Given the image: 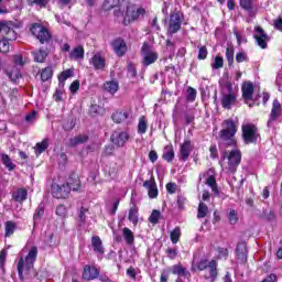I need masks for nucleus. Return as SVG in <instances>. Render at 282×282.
Here are the masks:
<instances>
[{"label":"nucleus","mask_w":282,"mask_h":282,"mask_svg":"<svg viewBox=\"0 0 282 282\" xmlns=\"http://www.w3.org/2000/svg\"><path fill=\"white\" fill-rule=\"evenodd\" d=\"M123 17L122 24L123 25H130V23H133V21H138L140 17H143V14H147V10L144 8H139L135 10V6L131 3V0H122L121 2V10H115L113 14L115 17Z\"/></svg>","instance_id":"nucleus-1"},{"label":"nucleus","mask_w":282,"mask_h":282,"mask_svg":"<svg viewBox=\"0 0 282 282\" xmlns=\"http://www.w3.org/2000/svg\"><path fill=\"white\" fill-rule=\"evenodd\" d=\"M223 129L219 131L218 135L220 142L225 149H237V123L232 119H225L221 123Z\"/></svg>","instance_id":"nucleus-2"},{"label":"nucleus","mask_w":282,"mask_h":282,"mask_svg":"<svg viewBox=\"0 0 282 282\" xmlns=\"http://www.w3.org/2000/svg\"><path fill=\"white\" fill-rule=\"evenodd\" d=\"M17 24L10 20L0 21V52L1 54H8L10 52V41H17V31H14Z\"/></svg>","instance_id":"nucleus-3"},{"label":"nucleus","mask_w":282,"mask_h":282,"mask_svg":"<svg viewBox=\"0 0 282 282\" xmlns=\"http://www.w3.org/2000/svg\"><path fill=\"white\" fill-rule=\"evenodd\" d=\"M220 102L223 109H232L237 105V98H239V88L232 86V82L227 80L220 84Z\"/></svg>","instance_id":"nucleus-4"},{"label":"nucleus","mask_w":282,"mask_h":282,"mask_svg":"<svg viewBox=\"0 0 282 282\" xmlns=\"http://www.w3.org/2000/svg\"><path fill=\"white\" fill-rule=\"evenodd\" d=\"M39 257V248L36 246L31 247L29 253L26 254L25 259L21 257L18 261V276L20 281H25V274L34 270V263H36V259Z\"/></svg>","instance_id":"nucleus-5"},{"label":"nucleus","mask_w":282,"mask_h":282,"mask_svg":"<svg viewBox=\"0 0 282 282\" xmlns=\"http://www.w3.org/2000/svg\"><path fill=\"white\" fill-rule=\"evenodd\" d=\"M242 158L243 154L237 147L232 150H226L225 152H223L225 171H227V173H231V175H235V173H237V169H239V165L241 164Z\"/></svg>","instance_id":"nucleus-6"},{"label":"nucleus","mask_w":282,"mask_h":282,"mask_svg":"<svg viewBox=\"0 0 282 282\" xmlns=\"http://www.w3.org/2000/svg\"><path fill=\"white\" fill-rule=\"evenodd\" d=\"M30 32L41 45H50L52 43V33L47 26L35 22L30 25Z\"/></svg>","instance_id":"nucleus-7"},{"label":"nucleus","mask_w":282,"mask_h":282,"mask_svg":"<svg viewBox=\"0 0 282 282\" xmlns=\"http://www.w3.org/2000/svg\"><path fill=\"white\" fill-rule=\"evenodd\" d=\"M196 268L198 272L208 270V279H210L212 282L217 281V278L219 276V262H217V259L213 258L208 261V259L202 258L200 261L196 263Z\"/></svg>","instance_id":"nucleus-8"},{"label":"nucleus","mask_w":282,"mask_h":282,"mask_svg":"<svg viewBox=\"0 0 282 282\" xmlns=\"http://www.w3.org/2000/svg\"><path fill=\"white\" fill-rule=\"evenodd\" d=\"M242 140L245 144H257L259 142V128L254 123H247L241 127Z\"/></svg>","instance_id":"nucleus-9"},{"label":"nucleus","mask_w":282,"mask_h":282,"mask_svg":"<svg viewBox=\"0 0 282 282\" xmlns=\"http://www.w3.org/2000/svg\"><path fill=\"white\" fill-rule=\"evenodd\" d=\"M141 56H143L141 64L143 67H149L150 65H153V63L158 62V58H160V55L158 52L153 51V47H151V44L149 42H143L141 46Z\"/></svg>","instance_id":"nucleus-10"},{"label":"nucleus","mask_w":282,"mask_h":282,"mask_svg":"<svg viewBox=\"0 0 282 282\" xmlns=\"http://www.w3.org/2000/svg\"><path fill=\"white\" fill-rule=\"evenodd\" d=\"M182 30V15L180 12H172L170 14L169 23H167V34L173 36V34H177Z\"/></svg>","instance_id":"nucleus-11"},{"label":"nucleus","mask_w":282,"mask_h":282,"mask_svg":"<svg viewBox=\"0 0 282 282\" xmlns=\"http://www.w3.org/2000/svg\"><path fill=\"white\" fill-rule=\"evenodd\" d=\"M72 193V187L69 185L63 184H52L51 194L55 199H67Z\"/></svg>","instance_id":"nucleus-12"},{"label":"nucleus","mask_w":282,"mask_h":282,"mask_svg":"<svg viewBox=\"0 0 282 282\" xmlns=\"http://www.w3.org/2000/svg\"><path fill=\"white\" fill-rule=\"evenodd\" d=\"M194 149L195 145H193V141H191V139H185L183 143L180 145L178 160H181V162H187Z\"/></svg>","instance_id":"nucleus-13"},{"label":"nucleus","mask_w":282,"mask_h":282,"mask_svg":"<svg viewBox=\"0 0 282 282\" xmlns=\"http://www.w3.org/2000/svg\"><path fill=\"white\" fill-rule=\"evenodd\" d=\"M254 32L256 33L253 34V39H254L257 45H259L261 47V50H267L268 41H270V36L268 35L265 30H263V28H261V26H256Z\"/></svg>","instance_id":"nucleus-14"},{"label":"nucleus","mask_w":282,"mask_h":282,"mask_svg":"<svg viewBox=\"0 0 282 282\" xmlns=\"http://www.w3.org/2000/svg\"><path fill=\"white\" fill-rule=\"evenodd\" d=\"M111 47H112L115 54H117L119 56V58H122V56H124V54H127V52L129 50V47L127 46V42L122 37H116L111 42Z\"/></svg>","instance_id":"nucleus-15"},{"label":"nucleus","mask_w":282,"mask_h":282,"mask_svg":"<svg viewBox=\"0 0 282 282\" xmlns=\"http://www.w3.org/2000/svg\"><path fill=\"white\" fill-rule=\"evenodd\" d=\"M236 257H237L238 263L240 264L248 263V245L246 243V241H241L237 243Z\"/></svg>","instance_id":"nucleus-16"},{"label":"nucleus","mask_w":282,"mask_h":282,"mask_svg":"<svg viewBox=\"0 0 282 282\" xmlns=\"http://www.w3.org/2000/svg\"><path fill=\"white\" fill-rule=\"evenodd\" d=\"M281 113H282L281 102L278 99H274L272 102V109H271L269 120L267 122V127L269 128L272 127V122H276V120L281 118Z\"/></svg>","instance_id":"nucleus-17"},{"label":"nucleus","mask_w":282,"mask_h":282,"mask_svg":"<svg viewBox=\"0 0 282 282\" xmlns=\"http://www.w3.org/2000/svg\"><path fill=\"white\" fill-rule=\"evenodd\" d=\"M242 100L250 102L254 99V84L252 82H245L241 85Z\"/></svg>","instance_id":"nucleus-18"},{"label":"nucleus","mask_w":282,"mask_h":282,"mask_svg":"<svg viewBox=\"0 0 282 282\" xmlns=\"http://www.w3.org/2000/svg\"><path fill=\"white\" fill-rule=\"evenodd\" d=\"M131 137L129 135V133L127 131H121L119 133H113L110 137L111 142H113L116 144V147L122 148L124 147V144H127V142H129V139Z\"/></svg>","instance_id":"nucleus-19"},{"label":"nucleus","mask_w":282,"mask_h":282,"mask_svg":"<svg viewBox=\"0 0 282 282\" xmlns=\"http://www.w3.org/2000/svg\"><path fill=\"white\" fill-rule=\"evenodd\" d=\"M82 276L84 281H94L100 276V270H98L96 267L85 265Z\"/></svg>","instance_id":"nucleus-20"},{"label":"nucleus","mask_w":282,"mask_h":282,"mask_svg":"<svg viewBox=\"0 0 282 282\" xmlns=\"http://www.w3.org/2000/svg\"><path fill=\"white\" fill-rule=\"evenodd\" d=\"M90 65H93L96 72H105L107 62L105 57L100 56V53H97L90 58Z\"/></svg>","instance_id":"nucleus-21"},{"label":"nucleus","mask_w":282,"mask_h":282,"mask_svg":"<svg viewBox=\"0 0 282 282\" xmlns=\"http://www.w3.org/2000/svg\"><path fill=\"white\" fill-rule=\"evenodd\" d=\"M66 186L70 187V191H73L74 193H78V191H80V176H78V174H76V172H72L68 176V180L65 184Z\"/></svg>","instance_id":"nucleus-22"},{"label":"nucleus","mask_w":282,"mask_h":282,"mask_svg":"<svg viewBox=\"0 0 282 282\" xmlns=\"http://www.w3.org/2000/svg\"><path fill=\"white\" fill-rule=\"evenodd\" d=\"M11 197H12L13 202L23 204V202H25V199H28V189H25L24 187H20L15 192H12Z\"/></svg>","instance_id":"nucleus-23"},{"label":"nucleus","mask_w":282,"mask_h":282,"mask_svg":"<svg viewBox=\"0 0 282 282\" xmlns=\"http://www.w3.org/2000/svg\"><path fill=\"white\" fill-rule=\"evenodd\" d=\"M162 160L171 164L173 160H175V149L173 148V144H167L164 147Z\"/></svg>","instance_id":"nucleus-24"},{"label":"nucleus","mask_w":282,"mask_h":282,"mask_svg":"<svg viewBox=\"0 0 282 282\" xmlns=\"http://www.w3.org/2000/svg\"><path fill=\"white\" fill-rule=\"evenodd\" d=\"M91 246L96 254H105V247L102 246V239H100V236L91 237Z\"/></svg>","instance_id":"nucleus-25"},{"label":"nucleus","mask_w":282,"mask_h":282,"mask_svg":"<svg viewBox=\"0 0 282 282\" xmlns=\"http://www.w3.org/2000/svg\"><path fill=\"white\" fill-rule=\"evenodd\" d=\"M37 76H40L42 83H47V80H52V76H54V68L46 66L39 70Z\"/></svg>","instance_id":"nucleus-26"},{"label":"nucleus","mask_w":282,"mask_h":282,"mask_svg":"<svg viewBox=\"0 0 282 282\" xmlns=\"http://www.w3.org/2000/svg\"><path fill=\"white\" fill-rule=\"evenodd\" d=\"M128 118H129V112L122 111V110H116L111 115V120L116 124H122V122H124V120H127Z\"/></svg>","instance_id":"nucleus-27"},{"label":"nucleus","mask_w":282,"mask_h":282,"mask_svg":"<svg viewBox=\"0 0 282 282\" xmlns=\"http://www.w3.org/2000/svg\"><path fill=\"white\" fill-rule=\"evenodd\" d=\"M205 184L209 186V188H212V192L215 194L216 197H219V185H217V177L215 175H209L206 178Z\"/></svg>","instance_id":"nucleus-28"},{"label":"nucleus","mask_w":282,"mask_h":282,"mask_svg":"<svg viewBox=\"0 0 282 282\" xmlns=\"http://www.w3.org/2000/svg\"><path fill=\"white\" fill-rule=\"evenodd\" d=\"M70 61H83L85 58V47L83 45L76 46L70 53H69Z\"/></svg>","instance_id":"nucleus-29"},{"label":"nucleus","mask_w":282,"mask_h":282,"mask_svg":"<svg viewBox=\"0 0 282 282\" xmlns=\"http://www.w3.org/2000/svg\"><path fill=\"white\" fill-rule=\"evenodd\" d=\"M170 272H172V274H176L177 276H191V272H188V270H186L182 263L172 265L170 268Z\"/></svg>","instance_id":"nucleus-30"},{"label":"nucleus","mask_w":282,"mask_h":282,"mask_svg":"<svg viewBox=\"0 0 282 282\" xmlns=\"http://www.w3.org/2000/svg\"><path fill=\"white\" fill-rule=\"evenodd\" d=\"M113 8H118V10L122 9V0H104L102 9L106 12H109V10H113Z\"/></svg>","instance_id":"nucleus-31"},{"label":"nucleus","mask_w":282,"mask_h":282,"mask_svg":"<svg viewBox=\"0 0 282 282\" xmlns=\"http://www.w3.org/2000/svg\"><path fill=\"white\" fill-rule=\"evenodd\" d=\"M50 148V140L47 138L43 139L41 142H37L34 147V152L36 158L41 155L42 153H45L47 149Z\"/></svg>","instance_id":"nucleus-32"},{"label":"nucleus","mask_w":282,"mask_h":282,"mask_svg":"<svg viewBox=\"0 0 282 282\" xmlns=\"http://www.w3.org/2000/svg\"><path fill=\"white\" fill-rule=\"evenodd\" d=\"M122 237L128 246H133V243H135V234H133L129 227L122 229Z\"/></svg>","instance_id":"nucleus-33"},{"label":"nucleus","mask_w":282,"mask_h":282,"mask_svg":"<svg viewBox=\"0 0 282 282\" xmlns=\"http://www.w3.org/2000/svg\"><path fill=\"white\" fill-rule=\"evenodd\" d=\"M215 251L217 252L216 259L218 261H228V257H230V251L226 247H216Z\"/></svg>","instance_id":"nucleus-34"},{"label":"nucleus","mask_w":282,"mask_h":282,"mask_svg":"<svg viewBox=\"0 0 282 282\" xmlns=\"http://www.w3.org/2000/svg\"><path fill=\"white\" fill-rule=\"evenodd\" d=\"M87 140H89V137L79 134L77 137L69 139L67 147L74 149V147H78V144H85Z\"/></svg>","instance_id":"nucleus-35"},{"label":"nucleus","mask_w":282,"mask_h":282,"mask_svg":"<svg viewBox=\"0 0 282 282\" xmlns=\"http://www.w3.org/2000/svg\"><path fill=\"white\" fill-rule=\"evenodd\" d=\"M17 230V223L9 220L4 223V237L8 239L14 235Z\"/></svg>","instance_id":"nucleus-36"},{"label":"nucleus","mask_w":282,"mask_h":282,"mask_svg":"<svg viewBox=\"0 0 282 282\" xmlns=\"http://www.w3.org/2000/svg\"><path fill=\"white\" fill-rule=\"evenodd\" d=\"M128 220L135 227L138 226L140 218H138V207H130L128 214Z\"/></svg>","instance_id":"nucleus-37"},{"label":"nucleus","mask_w":282,"mask_h":282,"mask_svg":"<svg viewBox=\"0 0 282 282\" xmlns=\"http://www.w3.org/2000/svg\"><path fill=\"white\" fill-rule=\"evenodd\" d=\"M1 162L8 171H14V169H17V164H14L10 155L6 153L1 154Z\"/></svg>","instance_id":"nucleus-38"},{"label":"nucleus","mask_w":282,"mask_h":282,"mask_svg":"<svg viewBox=\"0 0 282 282\" xmlns=\"http://www.w3.org/2000/svg\"><path fill=\"white\" fill-rule=\"evenodd\" d=\"M225 56H226L229 67H232V65L235 64V47L228 46L226 48Z\"/></svg>","instance_id":"nucleus-39"},{"label":"nucleus","mask_w":282,"mask_h":282,"mask_svg":"<svg viewBox=\"0 0 282 282\" xmlns=\"http://www.w3.org/2000/svg\"><path fill=\"white\" fill-rule=\"evenodd\" d=\"M74 76V68H67L66 70H63L58 74L57 80L58 83H65L68 78H72Z\"/></svg>","instance_id":"nucleus-40"},{"label":"nucleus","mask_w":282,"mask_h":282,"mask_svg":"<svg viewBox=\"0 0 282 282\" xmlns=\"http://www.w3.org/2000/svg\"><path fill=\"white\" fill-rule=\"evenodd\" d=\"M147 129H149V123H147V118L140 117L139 119V123H138V133L140 135H144V133H147Z\"/></svg>","instance_id":"nucleus-41"},{"label":"nucleus","mask_w":282,"mask_h":282,"mask_svg":"<svg viewBox=\"0 0 282 282\" xmlns=\"http://www.w3.org/2000/svg\"><path fill=\"white\" fill-rule=\"evenodd\" d=\"M181 237H182V229L180 227H175L170 234V239L174 245L180 242Z\"/></svg>","instance_id":"nucleus-42"},{"label":"nucleus","mask_w":282,"mask_h":282,"mask_svg":"<svg viewBox=\"0 0 282 282\" xmlns=\"http://www.w3.org/2000/svg\"><path fill=\"white\" fill-rule=\"evenodd\" d=\"M208 215V205L205 203H199L198 204V209H197V219H204Z\"/></svg>","instance_id":"nucleus-43"},{"label":"nucleus","mask_w":282,"mask_h":282,"mask_svg":"<svg viewBox=\"0 0 282 282\" xmlns=\"http://www.w3.org/2000/svg\"><path fill=\"white\" fill-rule=\"evenodd\" d=\"M162 217V212H160L159 209H153L150 217L148 218V221H150V224H159L160 223V218Z\"/></svg>","instance_id":"nucleus-44"},{"label":"nucleus","mask_w":282,"mask_h":282,"mask_svg":"<svg viewBox=\"0 0 282 282\" xmlns=\"http://www.w3.org/2000/svg\"><path fill=\"white\" fill-rule=\"evenodd\" d=\"M104 89L109 94H116L118 91V83L117 82H106L104 84Z\"/></svg>","instance_id":"nucleus-45"},{"label":"nucleus","mask_w":282,"mask_h":282,"mask_svg":"<svg viewBox=\"0 0 282 282\" xmlns=\"http://www.w3.org/2000/svg\"><path fill=\"white\" fill-rule=\"evenodd\" d=\"M35 63H45V58H47V52L44 50H40L33 53Z\"/></svg>","instance_id":"nucleus-46"},{"label":"nucleus","mask_w":282,"mask_h":282,"mask_svg":"<svg viewBox=\"0 0 282 282\" xmlns=\"http://www.w3.org/2000/svg\"><path fill=\"white\" fill-rule=\"evenodd\" d=\"M196 98H197V89L188 86L187 95H186L187 102H195Z\"/></svg>","instance_id":"nucleus-47"},{"label":"nucleus","mask_w":282,"mask_h":282,"mask_svg":"<svg viewBox=\"0 0 282 282\" xmlns=\"http://www.w3.org/2000/svg\"><path fill=\"white\" fill-rule=\"evenodd\" d=\"M127 69L129 78H138V68H135V64L129 62Z\"/></svg>","instance_id":"nucleus-48"},{"label":"nucleus","mask_w":282,"mask_h":282,"mask_svg":"<svg viewBox=\"0 0 282 282\" xmlns=\"http://www.w3.org/2000/svg\"><path fill=\"white\" fill-rule=\"evenodd\" d=\"M28 6H39L40 8H47L50 0H26Z\"/></svg>","instance_id":"nucleus-49"},{"label":"nucleus","mask_w":282,"mask_h":282,"mask_svg":"<svg viewBox=\"0 0 282 282\" xmlns=\"http://www.w3.org/2000/svg\"><path fill=\"white\" fill-rule=\"evenodd\" d=\"M115 151H116V145L108 144V145H105V149H104L101 155H102V158H110V155H113Z\"/></svg>","instance_id":"nucleus-50"},{"label":"nucleus","mask_w":282,"mask_h":282,"mask_svg":"<svg viewBox=\"0 0 282 282\" xmlns=\"http://www.w3.org/2000/svg\"><path fill=\"white\" fill-rule=\"evenodd\" d=\"M165 254L167 258H170L171 261H174V259L177 258V254H180V251H177V248H171L169 247L166 250H165Z\"/></svg>","instance_id":"nucleus-51"},{"label":"nucleus","mask_w":282,"mask_h":282,"mask_svg":"<svg viewBox=\"0 0 282 282\" xmlns=\"http://www.w3.org/2000/svg\"><path fill=\"white\" fill-rule=\"evenodd\" d=\"M198 61H206L208 58V48L206 46H198Z\"/></svg>","instance_id":"nucleus-52"},{"label":"nucleus","mask_w":282,"mask_h":282,"mask_svg":"<svg viewBox=\"0 0 282 282\" xmlns=\"http://www.w3.org/2000/svg\"><path fill=\"white\" fill-rule=\"evenodd\" d=\"M228 219H229V224L231 226H235V224H237V221H239V216L237 214V210L230 209V212L228 214Z\"/></svg>","instance_id":"nucleus-53"},{"label":"nucleus","mask_w":282,"mask_h":282,"mask_svg":"<svg viewBox=\"0 0 282 282\" xmlns=\"http://www.w3.org/2000/svg\"><path fill=\"white\" fill-rule=\"evenodd\" d=\"M158 183H155V176H153V173H151L150 180L143 182V188H147V191H149L152 188V186Z\"/></svg>","instance_id":"nucleus-54"},{"label":"nucleus","mask_w":282,"mask_h":282,"mask_svg":"<svg viewBox=\"0 0 282 282\" xmlns=\"http://www.w3.org/2000/svg\"><path fill=\"white\" fill-rule=\"evenodd\" d=\"M224 67V57L216 56L215 62L212 64L213 69H221Z\"/></svg>","instance_id":"nucleus-55"},{"label":"nucleus","mask_w":282,"mask_h":282,"mask_svg":"<svg viewBox=\"0 0 282 282\" xmlns=\"http://www.w3.org/2000/svg\"><path fill=\"white\" fill-rule=\"evenodd\" d=\"M209 158L210 160H217V158H219V150H217V145L216 144H212L209 147Z\"/></svg>","instance_id":"nucleus-56"},{"label":"nucleus","mask_w":282,"mask_h":282,"mask_svg":"<svg viewBox=\"0 0 282 282\" xmlns=\"http://www.w3.org/2000/svg\"><path fill=\"white\" fill-rule=\"evenodd\" d=\"M240 8H242V10H246L247 12H251L252 0H240Z\"/></svg>","instance_id":"nucleus-57"},{"label":"nucleus","mask_w":282,"mask_h":282,"mask_svg":"<svg viewBox=\"0 0 282 282\" xmlns=\"http://www.w3.org/2000/svg\"><path fill=\"white\" fill-rule=\"evenodd\" d=\"M85 213H89V209L82 206L78 213V219L80 224H85V221H87V216L85 215Z\"/></svg>","instance_id":"nucleus-58"},{"label":"nucleus","mask_w":282,"mask_h":282,"mask_svg":"<svg viewBox=\"0 0 282 282\" xmlns=\"http://www.w3.org/2000/svg\"><path fill=\"white\" fill-rule=\"evenodd\" d=\"M45 215V208L43 206H39L35 209V214L33 215L34 221H37V219H41Z\"/></svg>","instance_id":"nucleus-59"},{"label":"nucleus","mask_w":282,"mask_h":282,"mask_svg":"<svg viewBox=\"0 0 282 282\" xmlns=\"http://www.w3.org/2000/svg\"><path fill=\"white\" fill-rule=\"evenodd\" d=\"M160 191L158 189V184L150 187V189H148V195L150 197V199H155L159 195Z\"/></svg>","instance_id":"nucleus-60"},{"label":"nucleus","mask_w":282,"mask_h":282,"mask_svg":"<svg viewBox=\"0 0 282 282\" xmlns=\"http://www.w3.org/2000/svg\"><path fill=\"white\" fill-rule=\"evenodd\" d=\"M275 215H274V212L272 210H264L262 213V218L265 219L267 221H274L275 219Z\"/></svg>","instance_id":"nucleus-61"},{"label":"nucleus","mask_w":282,"mask_h":282,"mask_svg":"<svg viewBox=\"0 0 282 282\" xmlns=\"http://www.w3.org/2000/svg\"><path fill=\"white\" fill-rule=\"evenodd\" d=\"M169 276H171V269H163L160 276V282H169Z\"/></svg>","instance_id":"nucleus-62"},{"label":"nucleus","mask_w":282,"mask_h":282,"mask_svg":"<svg viewBox=\"0 0 282 282\" xmlns=\"http://www.w3.org/2000/svg\"><path fill=\"white\" fill-rule=\"evenodd\" d=\"M9 78L13 82L17 83V80H19V78L22 77L21 72L20 70H11L8 74Z\"/></svg>","instance_id":"nucleus-63"},{"label":"nucleus","mask_w":282,"mask_h":282,"mask_svg":"<svg viewBox=\"0 0 282 282\" xmlns=\"http://www.w3.org/2000/svg\"><path fill=\"white\" fill-rule=\"evenodd\" d=\"M248 61V54L245 52H239L236 54V62L237 63H246Z\"/></svg>","instance_id":"nucleus-64"}]
</instances>
